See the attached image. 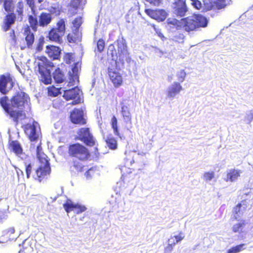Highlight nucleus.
<instances>
[{"label":"nucleus","mask_w":253,"mask_h":253,"mask_svg":"<svg viewBox=\"0 0 253 253\" xmlns=\"http://www.w3.org/2000/svg\"><path fill=\"white\" fill-rule=\"evenodd\" d=\"M29 97L27 94L20 91L17 92L11 99L10 103L6 96L0 98V104L5 112L18 123L19 120L25 119V114L23 111L25 105L28 103Z\"/></svg>","instance_id":"1"},{"label":"nucleus","mask_w":253,"mask_h":253,"mask_svg":"<svg viewBox=\"0 0 253 253\" xmlns=\"http://www.w3.org/2000/svg\"><path fill=\"white\" fill-rule=\"evenodd\" d=\"M37 155L39 161L38 168L36 170V176L38 178H44L50 172V167L47 156L42 151V148L38 146ZM40 181L41 179H39Z\"/></svg>","instance_id":"2"},{"label":"nucleus","mask_w":253,"mask_h":253,"mask_svg":"<svg viewBox=\"0 0 253 253\" xmlns=\"http://www.w3.org/2000/svg\"><path fill=\"white\" fill-rule=\"evenodd\" d=\"M185 31L187 32L197 30L200 28H205L208 24L207 18L201 14H196L186 18Z\"/></svg>","instance_id":"3"},{"label":"nucleus","mask_w":253,"mask_h":253,"mask_svg":"<svg viewBox=\"0 0 253 253\" xmlns=\"http://www.w3.org/2000/svg\"><path fill=\"white\" fill-rule=\"evenodd\" d=\"M46 61L45 57H42L41 59L37 60L35 62V69L40 74L41 81L47 84L51 83V77L49 70L47 69Z\"/></svg>","instance_id":"4"},{"label":"nucleus","mask_w":253,"mask_h":253,"mask_svg":"<svg viewBox=\"0 0 253 253\" xmlns=\"http://www.w3.org/2000/svg\"><path fill=\"white\" fill-rule=\"evenodd\" d=\"M69 151L71 155L81 160H86L89 156L87 149L80 144H75L71 145Z\"/></svg>","instance_id":"5"},{"label":"nucleus","mask_w":253,"mask_h":253,"mask_svg":"<svg viewBox=\"0 0 253 253\" xmlns=\"http://www.w3.org/2000/svg\"><path fill=\"white\" fill-rule=\"evenodd\" d=\"M78 138L83 141L86 145L93 146L95 145L96 141L88 128H82L78 132Z\"/></svg>","instance_id":"6"},{"label":"nucleus","mask_w":253,"mask_h":253,"mask_svg":"<svg viewBox=\"0 0 253 253\" xmlns=\"http://www.w3.org/2000/svg\"><path fill=\"white\" fill-rule=\"evenodd\" d=\"M82 92L80 89L75 87L71 89L64 90L63 97L67 100H74L72 104L76 105L81 102Z\"/></svg>","instance_id":"7"},{"label":"nucleus","mask_w":253,"mask_h":253,"mask_svg":"<svg viewBox=\"0 0 253 253\" xmlns=\"http://www.w3.org/2000/svg\"><path fill=\"white\" fill-rule=\"evenodd\" d=\"M13 86V82L10 75H2L0 77V91L6 94Z\"/></svg>","instance_id":"8"},{"label":"nucleus","mask_w":253,"mask_h":253,"mask_svg":"<svg viewBox=\"0 0 253 253\" xmlns=\"http://www.w3.org/2000/svg\"><path fill=\"white\" fill-rule=\"evenodd\" d=\"M115 45L117 48L118 54L120 59H121L122 61L125 59H126L128 52L125 40L123 38L119 39L115 43Z\"/></svg>","instance_id":"9"},{"label":"nucleus","mask_w":253,"mask_h":253,"mask_svg":"<svg viewBox=\"0 0 253 253\" xmlns=\"http://www.w3.org/2000/svg\"><path fill=\"white\" fill-rule=\"evenodd\" d=\"M39 125L37 122L28 124L25 126V132L31 140H35L39 137Z\"/></svg>","instance_id":"10"},{"label":"nucleus","mask_w":253,"mask_h":253,"mask_svg":"<svg viewBox=\"0 0 253 253\" xmlns=\"http://www.w3.org/2000/svg\"><path fill=\"white\" fill-rule=\"evenodd\" d=\"M203 2L205 9L207 10L213 8L221 9L226 5L225 0H203Z\"/></svg>","instance_id":"11"},{"label":"nucleus","mask_w":253,"mask_h":253,"mask_svg":"<svg viewBox=\"0 0 253 253\" xmlns=\"http://www.w3.org/2000/svg\"><path fill=\"white\" fill-rule=\"evenodd\" d=\"M81 68V64L78 62L74 64L72 68V72H69V82L68 85L72 86L77 85L79 82V71Z\"/></svg>","instance_id":"12"},{"label":"nucleus","mask_w":253,"mask_h":253,"mask_svg":"<svg viewBox=\"0 0 253 253\" xmlns=\"http://www.w3.org/2000/svg\"><path fill=\"white\" fill-rule=\"evenodd\" d=\"M63 206L67 212L73 211L77 214L84 212L87 209L85 206L79 204H74L70 200L67 201Z\"/></svg>","instance_id":"13"},{"label":"nucleus","mask_w":253,"mask_h":253,"mask_svg":"<svg viewBox=\"0 0 253 253\" xmlns=\"http://www.w3.org/2000/svg\"><path fill=\"white\" fill-rule=\"evenodd\" d=\"M183 90V87L179 83L174 82L170 85L166 90V95L169 98H173Z\"/></svg>","instance_id":"14"},{"label":"nucleus","mask_w":253,"mask_h":253,"mask_svg":"<svg viewBox=\"0 0 253 253\" xmlns=\"http://www.w3.org/2000/svg\"><path fill=\"white\" fill-rule=\"evenodd\" d=\"M145 12L148 15L158 21H164L167 16V12L163 9H146Z\"/></svg>","instance_id":"15"},{"label":"nucleus","mask_w":253,"mask_h":253,"mask_svg":"<svg viewBox=\"0 0 253 253\" xmlns=\"http://www.w3.org/2000/svg\"><path fill=\"white\" fill-rule=\"evenodd\" d=\"M70 119L74 124L83 125L86 123L83 111L81 109H74L71 114Z\"/></svg>","instance_id":"16"},{"label":"nucleus","mask_w":253,"mask_h":253,"mask_svg":"<svg viewBox=\"0 0 253 253\" xmlns=\"http://www.w3.org/2000/svg\"><path fill=\"white\" fill-rule=\"evenodd\" d=\"M35 0H27V3L29 5L33 11V15L29 16V22L33 30L36 31L38 26L39 25V21H38L37 17L35 14L34 10V3Z\"/></svg>","instance_id":"17"},{"label":"nucleus","mask_w":253,"mask_h":253,"mask_svg":"<svg viewBox=\"0 0 253 253\" xmlns=\"http://www.w3.org/2000/svg\"><path fill=\"white\" fill-rule=\"evenodd\" d=\"M110 80L115 87H119L122 85L123 78L121 74L116 70L110 69L108 72Z\"/></svg>","instance_id":"18"},{"label":"nucleus","mask_w":253,"mask_h":253,"mask_svg":"<svg viewBox=\"0 0 253 253\" xmlns=\"http://www.w3.org/2000/svg\"><path fill=\"white\" fill-rule=\"evenodd\" d=\"M242 171L240 169H231L227 171L226 177L224 180L226 182L230 181L231 182L236 181L238 177L240 176Z\"/></svg>","instance_id":"19"},{"label":"nucleus","mask_w":253,"mask_h":253,"mask_svg":"<svg viewBox=\"0 0 253 253\" xmlns=\"http://www.w3.org/2000/svg\"><path fill=\"white\" fill-rule=\"evenodd\" d=\"M45 52L50 58L57 59L60 56L61 49L56 46L47 45L46 47Z\"/></svg>","instance_id":"20"},{"label":"nucleus","mask_w":253,"mask_h":253,"mask_svg":"<svg viewBox=\"0 0 253 253\" xmlns=\"http://www.w3.org/2000/svg\"><path fill=\"white\" fill-rule=\"evenodd\" d=\"M186 18L178 20L174 18H169L167 19L168 25L171 28H175L176 29H179L183 28L185 30L186 22H185Z\"/></svg>","instance_id":"21"},{"label":"nucleus","mask_w":253,"mask_h":253,"mask_svg":"<svg viewBox=\"0 0 253 253\" xmlns=\"http://www.w3.org/2000/svg\"><path fill=\"white\" fill-rule=\"evenodd\" d=\"M11 150L22 159L25 157V154L23 153V150L20 144L17 141H13L10 144Z\"/></svg>","instance_id":"22"},{"label":"nucleus","mask_w":253,"mask_h":253,"mask_svg":"<svg viewBox=\"0 0 253 253\" xmlns=\"http://www.w3.org/2000/svg\"><path fill=\"white\" fill-rule=\"evenodd\" d=\"M121 114L125 123L126 124H129L130 126V127H131V116L129 108L127 106L123 105L122 107Z\"/></svg>","instance_id":"23"},{"label":"nucleus","mask_w":253,"mask_h":253,"mask_svg":"<svg viewBox=\"0 0 253 253\" xmlns=\"http://www.w3.org/2000/svg\"><path fill=\"white\" fill-rule=\"evenodd\" d=\"M15 20V16L13 13L7 15L3 20V25L2 26V30L4 31H6L10 28L11 25H12Z\"/></svg>","instance_id":"24"},{"label":"nucleus","mask_w":253,"mask_h":253,"mask_svg":"<svg viewBox=\"0 0 253 253\" xmlns=\"http://www.w3.org/2000/svg\"><path fill=\"white\" fill-rule=\"evenodd\" d=\"M51 20V14L42 12L39 16V26L44 27L49 24Z\"/></svg>","instance_id":"25"},{"label":"nucleus","mask_w":253,"mask_h":253,"mask_svg":"<svg viewBox=\"0 0 253 253\" xmlns=\"http://www.w3.org/2000/svg\"><path fill=\"white\" fill-rule=\"evenodd\" d=\"M24 34L26 36L25 40L28 48H31L34 41V34L31 32L29 27L25 29Z\"/></svg>","instance_id":"26"},{"label":"nucleus","mask_w":253,"mask_h":253,"mask_svg":"<svg viewBox=\"0 0 253 253\" xmlns=\"http://www.w3.org/2000/svg\"><path fill=\"white\" fill-rule=\"evenodd\" d=\"M63 35V34H60V32L57 29H53L49 32L48 38L51 41L60 42Z\"/></svg>","instance_id":"27"},{"label":"nucleus","mask_w":253,"mask_h":253,"mask_svg":"<svg viewBox=\"0 0 253 253\" xmlns=\"http://www.w3.org/2000/svg\"><path fill=\"white\" fill-rule=\"evenodd\" d=\"M246 207L243 206L242 204H239L234 209V212L235 214L234 215L235 218L238 219L243 215L244 211H245Z\"/></svg>","instance_id":"28"},{"label":"nucleus","mask_w":253,"mask_h":253,"mask_svg":"<svg viewBox=\"0 0 253 253\" xmlns=\"http://www.w3.org/2000/svg\"><path fill=\"white\" fill-rule=\"evenodd\" d=\"M215 172L212 170L205 171L203 175V179L207 183H209L215 178Z\"/></svg>","instance_id":"29"},{"label":"nucleus","mask_w":253,"mask_h":253,"mask_svg":"<svg viewBox=\"0 0 253 253\" xmlns=\"http://www.w3.org/2000/svg\"><path fill=\"white\" fill-rule=\"evenodd\" d=\"M15 233V229L13 227L8 228L2 232V236H6L7 239L13 240L16 239L17 237H15L13 235Z\"/></svg>","instance_id":"30"},{"label":"nucleus","mask_w":253,"mask_h":253,"mask_svg":"<svg viewBox=\"0 0 253 253\" xmlns=\"http://www.w3.org/2000/svg\"><path fill=\"white\" fill-rule=\"evenodd\" d=\"M53 78L57 83H60L63 81L64 75L59 69L56 70L53 73Z\"/></svg>","instance_id":"31"},{"label":"nucleus","mask_w":253,"mask_h":253,"mask_svg":"<svg viewBox=\"0 0 253 253\" xmlns=\"http://www.w3.org/2000/svg\"><path fill=\"white\" fill-rule=\"evenodd\" d=\"M185 238V234L182 232H179L177 234L171 236L169 239H172L174 245L181 242Z\"/></svg>","instance_id":"32"},{"label":"nucleus","mask_w":253,"mask_h":253,"mask_svg":"<svg viewBox=\"0 0 253 253\" xmlns=\"http://www.w3.org/2000/svg\"><path fill=\"white\" fill-rule=\"evenodd\" d=\"M60 32V34H64L65 31V21L63 19H60L57 23V28H55Z\"/></svg>","instance_id":"33"},{"label":"nucleus","mask_w":253,"mask_h":253,"mask_svg":"<svg viewBox=\"0 0 253 253\" xmlns=\"http://www.w3.org/2000/svg\"><path fill=\"white\" fill-rule=\"evenodd\" d=\"M245 225V220H242L240 222L235 224L232 227V231L234 232H242V229Z\"/></svg>","instance_id":"34"},{"label":"nucleus","mask_w":253,"mask_h":253,"mask_svg":"<svg viewBox=\"0 0 253 253\" xmlns=\"http://www.w3.org/2000/svg\"><path fill=\"white\" fill-rule=\"evenodd\" d=\"M106 142L108 146L110 148L112 149H115L117 148V141L112 137H108L106 139Z\"/></svg>","instance_id":"35"},{"label":"nucleus","mask_w":253,"mask_h":253,"mask_svg":"<svg viewBox=\"0 0 253 253\" xmlns=\"http://www.w3.org/2000/svg\"><path fill=\"white\" fill-rule=\"evenodd\" d=\"M111 126L114 134L121 138L118 128L117 119L115 116H113L111 119Z\"/></svg>","instance_id":"36"},{"label":"nucleus","mask_w":253,"mask_h":253,"mask_svg":"<svg viewBox=\"0 0 253 253\" xmlns=\"http://www.w3.org/2000/svg\"><path fill=\"white\" fill-rule=\"evenodd\" d=\"M14 0H4V8L6 11H11L14 8Z\"/></svg>","instance_id":"37"},{"label":"nucleus","mask_w":253,"mask_h":253,"mask_svg":"<svg viewBox=\"0 0 253 253\" xmlns=\"http://www.w3.org/2000/svg\"><path fill=\"white\" fill-rule=\"evenodd\" d=\"M174 246V243L173 242L172 239H169L168 241V245L165 248V253H170L172 251Z\"/></svg>","instance_id":"38"},{"label":"nucleus","mask_w":253,"mask_h":253,"mask_svg":"<svg viewBox=\"0 0 253 253\" xmlns=\"http://www.w3.org/2000/svg\"><path fill=\"white\" fill-rule=\"evenodd\" d=\"M244 244H241L235 247H234L228 250L227 253H237L242 251L244 249Z\"/></svg>","instance_id":"39"},{"label":"nucleus","mask_w":253,"mask_h":253,"mask_svg":"<svg viewBox=\"0 0 253 253\" xmlns=\"http://www.w3.org/2000/svg\"><path fill=\"white\" fill-rule=\"evenodd\" d=\"M72 24L73 25V27L75 28V31L78 30L81 24H82V19L81 17H78L75 18Z\"/></svg>","instance_id":"40"},{"label":"nucleus","mask_w":253,"mask_h":253,"mask_svg":"<svg viewBox=\"0 0 253 253\" xmlns=\"http://www.w3.org/2000/svg\"><path fill=\"white\" fill-rule=\"evenodd\" d=\"M44 43V38L43 37H40L38 40L37 46L36 47V50L38 51H41L43 48Z\"/></svg>","instance_id":"41"},{"label":"nucleus","mask_w":253,"mask_h":253,"mask_svg":"<svg viewBox=\"0 0 253 253\" xmlns=\"http://www.w3.org/2000/svg\"><path fill=\"white\" fill-rule=\"evenodd\" d=\"M186 11L187 8L186 5L181 7H177V9H175V12L176 14L181 17L184 16Z\"/></svg>","instance_id":"42"},{"label":"nucleus","mask_w":253,"mask_h":253,"mask_svg":"<svg viewBox=\"0 0 253 253\" xmlns=\"http://www.w3.org/2000/svg\"><path fill=\"white\" fill-rule=\"evenodd\" d=\"M186 75V74L185 72L183 70H181L178 71L176 74L178 80L182 83L185 80Z\"/></svg>","instance_id":"43"},{"label":"nucleus","mask_w":253,"mask_h":253,"mask_svg":"<svg viewBox=\"0 0 253 253\" xmlns=\"http://www.w3.org/2000/svg\"><path fill=\"white\" fill-rule=\"evenodd\" d=\"M191 4L196 9H200L202 7V4L199 0H189Z\"/></svg>","instance_id":"44"},{"label":"nucleus","mask_w":253,"mask_h":253,"mask_svg":"<svg viewBox=\"0 0 253 253\" xmlns=\"http://www.w3.org/2000/svg\"><path fill=\"white\" fill-rule=\"evenodd\" d=\"M59 89L55 87L48 88V93L50 96H56L59 94Z\"/></svg>","instance_id":"45"},{"label":"nucleus","mask_w":253,"mask_h":253,"mask_svg":"<svg viewBox=\"0 0 253 253\" xmlns=\"http://www.w3.org/2000/svg\"><path fill=\"white\" fill-rule=\"evenodd\" d=\"M95 172L94 169H90L85 173L84 175L86 178L88 180L90 179L94 175Z\"/></svg>","instance_id":"46"},{"label":"nucleus","mask_w":253,"mask_h":253,"mask_svg":"<svg viewBox=\"0 0 253 253\" xmlns=\"http://www.w3.org/2000/svg\"><path fill=\"white\" fill-rule=\"evenodd\" d=\"M186 5L185 1L184 0H177L173 3V7L175 9L177 7H181Z\"/></svg>","instance_id":"47"},{"label":"nucleus","mask_w":253,"mask_h":253,"mask_svg":"<svg viewBox=\"0 0 253 253\" xmlns=\"http://www.w3.org/2000/svg\"><path fill=\"white\" fill-rule=\"evenodd\" d=\"M78 36L79 33L77 35L75 34H69L67 36V40L70 42H75Z\"/></svg>","instance_id":"48"},{"label":"nucleus","mask_w":253,"mask_h":253,"mask_svg":"<svg viewBox=\"0 0 253 253\" xmlns=\"http://www.w3.org/2000/svg\"><path fill=\"white\" fill-rule=\"evenodd\" d=\"M105 42L102 40H99L97 43V47L98 51L101 52L104 48Z\"/></svg>","instance_id":"49"},{"label":"nucleus","mask_w":253,"mask_h":253,"mask_svg":"<svg viewBox=\"0 0 253 253\" xmlns=\"http://www.w3.org/2000/svg\"><path fill=\"white\" fill-rule=\"evenodd\" d=\"M147 2H149L150 4L154 6H159L162 3L163 0H145Z\"/></svg>","instance_id":"50"},{"label":"nucleus","mask_w":253,"mask_h":253,"mask_svg":"<svg viewBox=\"0 0 253 253\" xmlns=\"http://www.w3.org/2000/svg\"><path fill=\"white\" fill-rule=\"evenodd\" d=\"M73 59V55L71 53H68L64 56V60L67 64H70Z\"/></svg>","instance_id":"51"},{"label":"nucleus","mask_w":253,"mask_h":253,"mask_svg":"<svg viewBox=\"0 0 253 253\" xmlns=\"http://www.w3.org/2000/svg\"><path fill=\"white\" fill-rule=\"evenodd\" d=\"M17 12L19 15H21L23 13V4L22 2H18L17 5Z\"/></svg>","instance_id":"52"},{"label":"nucleus","mask_w":253,"mask_h":253,"mask_svg":"<svg viewBox=\"0 0 253 253\" xmlns=\"http://www.w3.org/2000/svg\"><path fill=\"white\" fill-rule=\"evenodd\" d=\"M80 3V0H72L71 5L73 7L76 9L79 5Z\"/></svg>","instance_id":"53"},{"label":"nucleus","mask_w":253,"mask_h":253,"mask_svg":"<svg viewBox=\"0 0 253 253\" xmlns=\"http://www.w3.org/2000/svg\"><path fill=\"white\" fill-rule=\"evenodd\" d=\"M31 171H32V167H31V165L30 164H29L26 167V169L27 177L28 178L30 177V175L31 173Z\"/></svg>","instance_id":"54"},{"label":"nucleus","mask_w":253,"mask_h":253,"mask_svg":"<svg viewBox=\"0 0 253 253\" xmlns=\"http://www.w3.org/2000/svg\"><path fill=\"white\" fill-rule=\"evenodd\" d=\"M184 39V36L182 34H179L178 36L175 37V40L176 41L179 42H183V40Z\"/></svg>","instance_id":"55"},{"label":"nucleus","mask_w":253,"mask_h":253,"mask_svg":"<svg viewBox=\"0 0 253 253\" xmlns=\"http://www.w3.org/2000/svg\"><path fill=\"white\" fill-rule=\"evenodd\" d=\"M246 119L249 122H251L253 120V113L250 112L249 114H248L246 117Z\"/></svg>","instance_id":"56"},{"label":"nucleus","mask_w":253,"mask_h":253,"mask_svg":"<svg viewBox=\"0 0 253 253\" xmlns=\"http://www.w3.org/2000/svg\"><path fill=\"white\" fill-rule=\"evenodd\" d=\"M155 52L156 53H159L160 55H162L163 54L161 50H160L159 49H158V48H156L155 49Z\"/></svg>","instance_id":"57"},{"label":"nucleus","mask_w":253,"mask_h":253,"mask_svg":"<svg viewBox=\"0 0 253 253\" xmlns=\"http://www.w3.org/2000/svg\"><path fill=\"white\" fill-rule=\"evenodd\" d=\"M16 169L18 176H19V173L20 172L23 174V171H21L20 169H17V168H16Z\"/></svg>","instance_id":"58"},{"label":"nucleus","mask_w":253,"mask_h":253,"mask_svg":"<svg viewBox=\"0 0 253 253\" xmlns=\"http://www.w3.org/2000/svg\"><path fill=\"white\" fill-rule=\"evenodd\" d=\"M77 169H79V170H82V167H80V168H78Z\"/></svg>","instance_id":"59"},{"label":"nucleus","mask_w":253,"mask_h":253,"mask_svg":"<svg viewBox=\"0 0 253 253\" xmlns=\"http://www.w3.org/2000/svg\"><path fill=\"white\" fill-rule=\"evenodd\" d=\"M39 3L42 2L43 0H37Z\"/></svg>","instance_id":"60"},{"label":"nucleus","mask_w":253,"mask_h":253,"mask_svg":"<svg viewBox=\"0 0 253 253\" xmlns=\"http://www.w3.org/2000/svg\"><path fill=\"white\" fill-rule=\"evenodd\" d=\"M145 154H146V153H143V152H142V154H143V155H145Z\"/></svg>","instance_id":"61"},{"label":"nucleus","mask_w":253,"mask_h":253,"mask_svg":"<svg viewBox=\"0 0 253 253\" xmlns=\"http://www.w3.org/2000/svg\"><path fill=\"white\" fill-rule=\"evenodd\" d=\"M3 214V216H4L3 218H5V217L4 215L3 214Z\"/></svg>","instance_id":"62"},{"label":"nucleus","mask_w":253,"mask_h":253,"mask_svg":"<svg viewBox=\"0 0 253 253\" xmlns=\"http://www.w3.org/2000/svg\"><path fill=\"white\" fill-rule=\"evenodd\" d=\"M1 0H0V3H1Z\"/></svg>","instance_id":"63"}]
</instances>
